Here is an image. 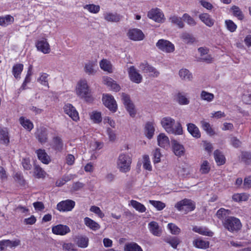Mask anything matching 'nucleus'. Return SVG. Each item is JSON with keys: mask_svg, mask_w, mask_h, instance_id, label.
<instances>
[{"mask_svg": "<svg viewBox=\"0 0 251 251\" xmlns=\"http://www.w3.org/2000/svg\"><path fill=\"white\" fill-rule=\"evenodd\" d=\"M49 75L46 73H41L40 74V77L37 79V81L45 86L49 87L48 77Z\"/></svg>", "mask_w": 251, "mask_h": 251, "instance_id": "de8ad7c7", "label": "nucleus"}, {"mask_svg": "<svg viewBox=\"0 0 251 251\" xmlns=\"http://www.w3.org/2000/svg\"><path fill=\"white\" fill-rule=\"evenodd\" d=\"M76 244L78 247L84 248L88 246L89 239L87 237L78 236L76 237Z\"/></svg>", "mask_w": 251, "mask_h": 251, "instance_id": "c03bdc74", "label": "nucleus"}, {"mask_svg": "<svg viewBox=\"0 0 251 251\" xmlns=\"http://www.w3.org/2000/svg\"><path fill=\"white\" fill-rule=\"evenodd\" d=\"M175 207L179 211H184L185 214L193 211L196 207L195 202L190 199H184L178 201Z\"/></svg>", "mask_w": 251, "mask_h": 251, "instance_id": "39448f33", "label": "nucleus"}, {"mask_svg": "<svg viewBox=\"0 0 251 251\" xmlns=\"http://www.w3.org/2000/svg\"><path fill=\"white\" fill-rule=\"evenodd\" d=\"M63 147L62 139L58 136L54 137L52 139V148L55 151H61Z\"/></svg>", "mask_w": 251, "mask_h": 251, "instance_id": "c85d7f7f", "label": "nucleus"}, {"mask_svg": "<svg viewBox=\"0 0 251 251\" xmlns=\"http://www.w3.org/2000/svg\"><path fill=\"white\" fill-rule=\"evenodd\" d=\"M172 144L174 152L176 156H180L183 154L184 148L182 145L176 140L172 141Z\"/></svg>", "mask_w": 251, "mask_h": 251, "instance_id": "5701e85b", "label": "nucleus"}, {"mask_svg": "<svg viewBox=\"0 0 251 251\" xmlns=\"http://www.w3.org/2000/svg\"><path fill=\"white\" fill-rule=\"evenodd\" d=\"M91 90L88 85L86 79L80 80L76 86V95L81 98L85 99L87 101L89 100L91 97Z\"/></svg>", "mask_w": 251, "mask_h": 251, "instance_id": "f03ea898", "label": "nucleus"}, {"mask_svg": "<svg viewBox=\"0 0 251 251\" xmlns=\"http://www.w3.org/2000/svg\"><path fill=\"white\" fill-rule=\"evenodd\" d=\"M36 153L38 159L41 160L42 163L46 164L49 163L50 161V158L44 150L39 149L37 150Z\"/></svg>", "mask_w": 251, "mask_h": 251, "instance_id": "b1692460", "label": "nucleus"}, {"mask_svg": "<svg viewBox=\"0 0 251 251\" xmlns=\"http://www.w3.org/2000/svg\"><path fill=\"white\" fill-rule=\"evenodd\" d=\"M104 19L108 22L117 23L119 22L122 16L116 13L105 12L103 14Z\"/></svg>", "mask_w": 251, "mask_h": 251, "instance_id": "f3484780", "label": "nucleus"}, {"mask_svg": "<svg viewBox=\"0 0 251 251\" xmlns=\"http://www.w3.org/2000/svg\"><path fill=\"white\" fill-rule=\"evenodd\" d=\"M158 145L161 148L167 149L170 146L168 137L164 133H160L157 137Z\"/></svg>", "mask_w": 251, "mask_h": 251, "instance_id": "aec40b11", "label": "nucleus"}, {"mask_svg": "<svg viewBox=\"0 0 251 251\" xmlns=\"http://www.w3.org/2000/svg\"><path fill=\"white\" fill-rule=\"evenodd\" d=\"M193 230L200 234L211 237L213 235V233L205 227L194 226Z\"/></svg>", "mask_w": 251, "mask_h": 251, "instance_id": "2f4dec72", "label": "nucleus"}, {"mask_svg": "<svg viewBox=\"0 0 251 251\" xmlns=\"http://www.w3.org/2000/svg\"><path fill=\"white\" fill-rule=\"evenodd\" d=\"M122 100L130 116L134 117L136 115V111L134 105L131 101L129 96L126 94L123 93L122 95Z\"/></svg>", "mask_w": 251, "mask_h": 251, "instance_id": "0eeeda50", "label": "nucleus"}, {"mask_svg": "<svg viewBox=\"0 0 251 251\" xmlns=\"http://www.w3.org/2000/svg\"><path fill=\"white\" fill-rule=\"evenodd\" d=\"M149 202L159 211L164 209L166 206L164 203L160 201L150 200Z\"/></svg>", "mask_w": 251, "mask_h": 251, "instance_id": "4d7b16f0", "label": "nucleus"}, {"mask_svg": "<svg viewBox=\"0 0 251 251\" xmlns=\"http://www.w3.org/2000/svg\"><path fill=\"white\" fill-rule=\"evenodd\" d=\"M97 65L96 62L94 61H88L85 64L84 70L88 75H95L97 71L95 69Z\"/></svg>", "mask_w": 251, "mask_h": 251, "instance_id": "6ab92c4d", "label": "nucleus"}, {"mask_svg": "<svg viewBox=\"0 0 251 251\" xmlns=\"http://www.w3.org/2000/svg\"><path fill=\"white\" fill-rule=\"evenodd\" d=\"M128 73L131 81L138 84L141 82L142 76L134 66H131L128 68Z\"/></svg>", "mask_w": 251, "mask_h": 251, "instance_id": "4468645a", "label": "nucleus"}, {"mask_svg": "<svg viewBox=\"0 0 251 251\" xmlns=\"http://www.w3.org/2000/svg\"><path fill=\"white\" fill-rule=\"evenodd\" d=\"M167 227L169 229L171 233L173 235H178L181 232L180 228L173 223L168 224Z\"/></svg>", "mask_w": 251, "mask_h": 251, "instance_id": "09e8293b", "label": "nucleus"}, {"mask_svg": "<svg viewBox=\"0 0 251 251\" xmlns=\"http://www.w3.org/2000/svg\"><path fill=\"white\" fill-rule=\"evenodd\" d=\"M163 240L174 249H176L178 245L180 243V240L177 237L170 235L165 237Z\"/></svg>", "mask_w": 251, "mask_h": 251, "instance_id": "412c9836", "label": "nucleus"}, {"mask_svg": "<svg viewBox=\"0 0 251 251\" xmlns=\"http://www.w3.org/2000/svg\"><path fill=\"white\" fill-rule=\"evenodd\" d=\"M201 126L203 129L205 130L208 134H209L210 136L215 134V131L212 129L211 126H210L209 123H207L204 121H202L201 122Z\"/></svg>", "mask_w": 251, "mask_h": 251, "instance_id": "49530a36", "label": "nucleus"}, {"mask_svg": "<svg viewBox=\"0 0 251 251\" xmlns=\"http://www.w3.org/2000/svg\"><path fill=\"white\" fill-rule=\"evenodd\" d=\"M36 47L39 51L47 54L50 52V47L47 40L43 39L38 40L36 43Z\"/></svg>", "mask_w": 251, "mask_h": 251, "instance_id": "dca6fc26", "label": "nucleus"}, {"mask_svg": "<svg viewBox=\"0 0 251 251\" xmlns=\"http://www.w3.org/2000/svg\"><path fill=\"white\" fill-rule=\"evenodd\" d=\"M131 158L126 154H120L117 161V168L120 171L123 173H126L130 170Z\"/></svg>", "mask_w": 251, "mask_h": 251, "instance_id": "20e7f679", "label": "nucleus"}, {"mask_svg": "<svg viewBox=\"0 0 251 251\" xmlns=\"http://www.w3.org/2000/svg\"><path fill=\"white\" fill-rule=\"evenodd\" d=\"M223 225L226 229L231 232L238 231L242 226L240 220L233 216L227 217L223 221Z\"/></svg>", "mask_w": 251, "mask_h": 251, "instance_id": "7ed1b4c3", "label": "nucleus"}, {"mask_svg": "<svg viewBox=\"0 0 251 251\" xmlns=\"http://www.w3.org/2000/svg\"><path fill=\"white\" fill-rule=\"evenodd\" d=\"M210 171L209 163L207 161H204L201 165L200 171L202 174H207Z\"/></svg>", "mask_w": 251, "mask_h": 251, "instance_id": "052dcab7", "label": "nucleus"}, {"mask_svg": "<svg viewBox=\"0 0 251 251\" xmlns=\"http://www.w3.org/2000/svg\"><path fill=\"white\" fill-rule=\"evenodd\" d=\"M201 98L202 100L210 102L213 100L214 96L213 94L205 91H202L201 94Z\"/></svg>", "mask_w": 251, "mask_h": 251, "instance_id": "8fccbe9b", "label": "nucleus"}, {"mask_svg": "<svg viewBox=\"0 0 251 251\" xmlns=\"http://www.w3.org/2000/svg\"><path fill=\"white\" fill-rule=\"evenodd\" d=\"M215 160L218 165H221L225 163V158L219 150H216L214 152Z\"/></svg>", "mask_w": 251, "mask_h": 251, "instance_id": "37998d69", "label": "nucleus"}, {"mask_svg": "<svg viewBox=\"0 0 251 251\" xmlns=\"http://www.w3.org/2000/svg\"><path fill=\"white\" fill-rule=\"evenodd\" d=\"M0 140L4 144H8L9 142L8 129L6 127H0Z\"/></svg>", "mask_w": 251, "mask_h": 251, "instance_id": "7c9ffc66", "label": "nucleus"}, {"mask_svg": "<svg viewBox=\"0 0 251 251\" xmlns=\"http://www.w3.org/2000/svg\"><path fill=\"white\" fill-rule=\"evenodd\" d=\"M156 45L159 49L166 52H172L175 50L174 45L168 40L160 39Z\"/></svg>", "mask_w": 251, "mask_h": 251, "instance_id": "1a4fd4ad", "label": "nucleus"}, {"mask_svg": "<svg viewBox=\"0 0 251 251\" xmlns=\"http://www.w3.org/2000/svg\"><path fill=\"white\" fill-rule=\"evenodd\" d=\"M182 18L183 20L187 23L188 25L191 26H195L197 23L195 20L191 17L189 14L185 13L183 15Z\"/></svg>", "mask_w": 251, "mask_h": 251, "instance_id": "6e6d98bb", "label": "nucleus"}, {"mask_svg": "<svg viewBox=\"0 0 251 251\" xmlns=\"http://www.w3.org/2000/svg\"><path fill=\"white\" fill-rule=\"evenodd\" d=\"M199 18L204 24L209 27H211L214 24V20L207 13L200 14Z\"/></svg>", "mask_w": 251, "mask_h": 251, "instance_id": "a878e982", "label": "nucleus"}, {"mask_svg": "<svg viewBox=\"0 0 251 251\" xmlns=\"http://www.w3.org/2000/svg\"><path fill=\"white\" fill-rule=\"evenodd\" d=\"M232 10L233 14L234 16L237 17L239 19H242L243 18V15L242 11L240 10L239 8L237 6H233Z\"/></svg>", "mask_w": 251, "mask_h": 251, "instance_id": "338daca9", "label": "nucleus"}, {"mask_svg": "<svg viewBox=\"0 0 251 251\" xmlns=\"http://www.w3.org/2000/svg\"><path fill=\"white\" fill-rule=\"evenodd\" d=\"M180 37L185 43L187 44H192L196 40L192 34L186 32L182 33Z\"/></svg>", "mask_w": 251, "mask_h": 251, "instance_id": "c9c22d12", "label": "nucleus"}, {"mask_svg": "<svg viewBox=\"0 0 251 251\" xmlns=\"http://www.w3.org/2000/svg\"><path fill=\"white\" fill-rule=\"evenodd\" d=\"M176 101L180 105H187L189 103V100L186 98L183 93L179 92L176 95Z\"/></svg>", "mask_w": 251, "mask_h": 251, "instance_id": "ea45409f", "label": "nucleus"}, {"mask_svg": "<svg viewBox=\"0 0 251 251\" xmlns=\"http://www.w3.org/2000/svg\"><path fill=\"white\" fill-rule=\"evenodd\" d=\"M75 206V202L71 200L61 201L57 205V209L60 211H71Z\"/></svg>", "mask_w": 251, "mask_h": 251, "instance_id": "9d476101", "label": "nucleus"}, {"mask_svg": "<svg viewBox=\"0 0 251 251\" xmlns=\"http://www.w3.org/2000/svg\"><path fill=\"white\" fill-rule=\"evenodd\" d=\"M85 225L93 230H97L100 228V226L91 219L86 217L84 219Z\"/></svg>", "mask_w": 251, "mask_h": 251, "instance_id": "f704fd0d", "label": "nucleus"}, {"mask_svg": "<svg viewBox=\"0 0 251 251\" xmlns=\"http://www.w3.org/2000/svg\"><path fill=\"white\" fill-rule=\"evenodd\" d=\"M180 78L185 81H191L193 78L192 74L186 69H181L179 71Z\"/></svg>", "mask_w": 251, "mask_h": 251, "instance_id": "473e14b6", "label": "nucleus"}, {"mask_svg": "<svg viewBox=\"0 0 251 251\" xmlns=\"http://www.w3.org/2000/svg\"><path fill=\"white\" fill-rule=\"evenodd\" d=\"M14 18L10 15H6L4 17H0V25L6 26L14 22Z\"/></svg>", "mask_w": 251, "mask_h": 251, "instance_id": "a19ab883", "label": "nucleus"}, {"mask_svg": "<svg viewBox=\"0 0 251 251\" xmlns=\"http://www.w3.org/2000/svg\"><path fill=\"white\" fill-rule=\"evenodd\" d=\"M49 131L47 128L40 126L37 128L35 136L38 141L41 144H44L48 141Z\"/></svg>", "mask_w": 251, "mask_h": 251, "instance_id": "6e6552de", "label": "nucleus"}, {"mask_svg": "<svg viewBox=\"0 0 251 251\" xmlns=\"http://www.w3.org/2000/svg\"><path fill=\"white\" fill-rule=\"evenodd\" d=\"M34 174L37 178H43L45 176L46 172L38 165L34 166Z\"/></svg>", "mask_w": 251, "mask_h": 251, "instance_id": "864d4df0", "label": "nucleus"}, {"mask_svg": "<svg viewBox=\"0 0 251 251\" xmlns=\"http://www.w3.org/2000/svg\"><path fill=\"white\" fill-rule=\"evenodd\" d=\"M129 205H131L137 211L141 213L144 212L146 210V208L143 204L135 200L130 201Z\"/></svg>", "mask_w": 251, "mask_h": 251, "instance_id": "79ce46f5", "label": "nucleus"}, {"mask_svg": "<svg viewBox=\"0 0 251 251\" xmlns=\"http://www.w3.org/2000/svg\"><path fill=\"white\" fill-rule=\"evenodd\" d=\"M64 111L74 121H77L79 120L78 113L75 107L71 104L67 103L65 104L64 106Z\"/></svg>", "mask_w": 251, "mask_h": 251, "instance_id": "ddd939ff", "label": "nucleus"}, {"mask_svg": "<svg viewBox=\"0 0 251 251\" xmlns=\"http://www.w3.org/2000/svg\"><path fill=\"white\" fill-rule=\"evenodd\" d=\"M100 68L104 71H107L109 73L112 72V65L110 62L106 59L102 60L100 63Z\"/></svg>", "mask_w": 251, "mask_h": 251, "instance_id": "a18cd8bd", "label": "nucleus"}, {"mask_svg": "<svg viewBox=\"0 0 251 251\" xmlns=\"http://www.w3.org/2000/svg\"><path fill=\"white\" fill-rule=\"evenodd\" d=\"M19 121L22 126L28 131H30L33 128V123L28 119L21 117L19 119Z\"/></svg>", "mask_w": 251, "mask_h": 251, "instance_id": "4c0bfd02", "label": "nucleus"}, {"mask_svg": "<svg viewBox=\"0 0 251 251\" xmlns=\"http://www.w3.org/2000/svg\"><path fill=\"white\" fill-rule=\"evenodd\" d=\"M90 118L95 123H99L102 120L101 113L97 111H93L90 114Z\"/></svg>", "mask_w": 251, "mask_h": 251, "instance_id": "5fc2aeb1", "label": "nucleus"}, {"mask_svg": "<svg viewBox=\"0 0 251 251\" xmlns=\"http://www.w3.org/2000/svg\"><path fill=\"white\" fill-rule=\"evenodd\" d=\"M103 82L104 84H106L108 87L114 91L117 92L120 90V87L112 78L108 77H104L103 78Z\"/></svg>", "mask_w": 251, "mask_h": 251, "instance_id": "cd10ccee", "label": "nucleus"}, {"mask_svg": "<svg viewBox=\"0 0 251 251\" xmlns=\"http://www.w3.org/2000/svg\"><path fill=\"white\" fill-rule=\"evenodd\" d=\"M139 68L144 73H148L150 76L153 77H157L159 74V72L147 62L141 63Z\"/></svg>", "mask_w": 251, "mask_h": 251, "instance_id": "f8f14e48", "label": "nucleus"}, {"mask_svg": "<svg viewBox=\"0 0 251 251\" xmlns=\"http://www.w3.org/2000/svg\"><path fill=\"white\" fill-rule=\"evenodd\" d=\"M187 130L192 136L196 138L201 137V133L198 127L194 124H187Z\"/></svg>", "mask_w": 251, "mask_h": 251, "instance_id": "393cba45", "label": "nucleus"}, {"mask_svg": "<svg viewBox=\"0 0 251 251\" xmlns=\"http://www.w3.org/2000/svg\"><path fill=\"white\" fill-rule=\"evenodd\" d=\"M226 24L227 28L231 32L234 31L237 28L236 25L231 20L226 21Z\"/></svg>", "mask_w": 251, "mask_h": 251, "instance_id": "69168bd1", "label": "nucleus"}, {"mask_svg": "<svg viewBox=\"0 0 251 251\" xmlns=\"http://www.w3.org/2000/svg\"><path fill=\"white\" fill-rule=\"evenodd\" d=\"M242 161L246 164H249L251 161V154L248 152H243L241 156Z\"/></svg>", "mask_w": 251, "mask_h": 251, "instance_id": "680f3d73", "label": "nucleus"}, {"mask_svg": "<svg viewBox=\"0 0 251 251\" xmlns=\"http://www.w3.org/2000/svg\"><path fill=\"white\" fill-rule=\"evenodd\" d=\"M84 8L88 10L90 12L93 13H98L100 10V7L98 5L95 4H86L84 6Z\"/></svg>", "mask_w": 251, "mask_h": 251, "instance_id": "3c124183", "label": "nucleus"}, {"mask_svg": "<svg viewBox=\"0 0 251 251\" xmlns=\"http://www.w3.org/2000/svg\"><path fill=\"white\" fill-rule=\"evenodd\" d=\"M161 123L166 131L169 133L175 135H180L182 133L181 124L179 123L175 124V120L171 117L163 118Z\"/></svg>", "mask_w": 251, "mask_h": 251, "instance_id": "f257e3e1", "label": "nucleus"}, {"mask_svg": "<svg viewBox=\"0 0 251 251\" xmlns=\"http://www.w3.org/2000/svg\"><path fill=\"white\" fill-rule=\"evenodd\" d=\"M243 100L246 104H251V91H248L247 94L243 95Z\"/></svg>", "mask_w": 251, "mask_h": 251, "instance_id": "774afa93", "label": "nucleus"}, {"mask_svg": "<svg viewBox=\"0 0 251 251\" xmlns=\"http://www.w3.org/2000/svg\"><path fill=\"white\" fill-rule=\"evenodd\" d=\"M231 214L230 210L221 208L217 211L216 216L218 219L224 221Z\"/></svg>", "mask_w": 251, "mask_h": 251, "instance_id": "e433bc0d", "label": "nucleus"}, {"mask_svg": "<svg viewBox=\"0 0 251 251\" xmlns=\"http://www.w3.org/2000/svg\"><path fill=\"white\" fill-rule=\"evenodd\" d=\"M161 154L159 149H156L153 152V162L157 163L160 161Z\"/></svg>", "mask_w": 251, "mask_h": 251, "instance_id": "0e129e2a", "label": "nucleus"}, {"mask_svg": "<svg viewBox=\"0 0 251 251\" xmlns=\"http://www.w3.org/2000/svg\"><path fill=\"white\" fill-rule=\"evenodd\" d=\"M14 180L21 185L25 184V180L21 173H16L14 176Z\"/></svg>", "mask_w": 251, "mask_h": 251, "instance_id": "e2e57ef3", "label": "nucleus"}, {"mask_svg": "<svg viewBox=\"0 0 251 251\" xmlns=\"http://www.w3.org/2000/svg\"><path fill=\"white\" fill-rule=\"evenodd\" d=\"M149 229L151 233L156 236H160L161 234V230L159 229L158 224L156 222H151L149 224Z\"/></svg>", "mask_w": 251, "mask_h": 251, "instance_id": "bb28decb", "label": "nucleus"}, {"mask_svg": "<svg viewBox=\"0 0 251 251\" xmlns=\"http://www.w3.org/2000/svg\"><path fill=\"white\" fill-rule=\"evenodd\" d=\"M90 210L97 214L100 218H103L104 216V213L101 211L100 208L96 206H92Z\"/></svg>", "mask_w": 251, "mask_h": 251, "instance_id": "bf43d9fd", "label": "nucleus"}, {"mask_svg": "<svg viewBox=\"0 0 251 251\" xmlns=\"http://www.w3.org/2000/svg\"><path fill=\"white\" fill-rule=\"evenodd\" d=\"M24 65L22 64L18 63L14 65L12 68V74L17 79L21 78V74L23 70Z\"/></svg>", "mask_w": 251, "mask_h": 251, "instance_id": "c756f323", "label": "nucleus"}, {"mask_svg": "<svg viewBox=\"0 0 251 251\" xmlns=\"http://www.w3.org/2000/svg\"><path fill=\"white\" fill-rule=\"evenodd\" d=\"M169 21L172 24L177 26L179 28H183L185 26L182 18L177 15L171 16L169 18Z\"/></svg>", "mask_w": 251, "mask_h": 251, "instance_id": "4be33fe9", "label": "nucleus"}, {"mask_svg": "<svg viewBox=\"0 0 251 251\" xmlns=\"http://www.w3.org/2000/svg\"><path fill=\"white\" fill-rule=\"evenodd\" d=\"M52 231L55 234L64 235L69 233L70 229L67 226L58 225L52 227Z\"/></svg>", "mask_w": 251, "mask_h": 251, "instance_id": "a211bd4d", "label": "nucleus"}, {"mask_svg": "<svg viewBox=\"0 0 251 251\" xmlns=\"http://www.w3.org/2000/svg\"><path fill=\"white\" fill-rule=\"evenodd\" d=\"M193 245L197 248L205 249L209 247V243L201 239H196L193 241Z\"/></svg>", "mask_w": 251, "mask_h": 251, "instance_id": "72a5a7b5", "label": "nucleus"}, {"mask_svg": "<svg viewBox=\"0 0 251 251\" xmlns=\"http://www.w3.org/2000/svg\"><path fill=\"white\" fill-rule=\"evenodd\" d=\"M145 128L147 131V136L149 139L151 138L154 132V128L152 123H148L146 125Z\"/></svg>", "mask_w": 251, "mask_h": 251, "instance_id": "603ef678", "label": "nucleus"}, {"mask_svg": "<svg viewBox=\"0 0 251 251\" xmlns=\"http://www.w3.org/2000/svg\"><path fill=\"white\" fill-rule=\"evenodd\" d=\"M148 17L157 23H163L165 21L164 15L159 8L152 9L148 13Z\"/></svg>", "mask_w": 251, "mask_h": 251, "instance_id": "423d86ee", "label": "nucleus"}, {"mask_svg": "<svg viewBox=\"0 0 251 251\" xmlns=\"http://www.w3.org/2000/svg\"><path fill=\"white\" fill-rule=\"evenodd\" d=\"M127 35L131 40L134 41L142 40L144 38L143 32L137 28L130 29L127 33Z\"/></svg>", "mask_w": 251, "mask_h": 251, "instance_id": "2eb2a0df", "label": "nucleus"}, {"mask_svg": "<svg viewBox=\"0 0 251 251\" xmlns=\"http://www.w3.org/2000/svg\"><path fill=\"white\" fill-rule=\"evenodd\" d=\"M143 167L148 171L151 170V166L150 163L149 156L145 155L143 156Z\"/></svg>", "mask_w": 251, "mask_h": 251, "instance_id": "13d9d810", "label": "nucleus"}, {"mask_svg": "<svg viewBox=\"0 0 251 251\" xmlns=\"http://www.w3.org/2000/svg\"><path fill=\"white\" fill-rule=\"evenodd\" d=\"M125 251H143L141 247L137 243L131 242L126 244L124 248Z\"/></svg>", "mask_w": 251, "mask_h": 251, "instance_id": "58836bf2", "label": "nucleus"}, {"mask_svg": "<svg viewBox=\"0 0 251 251\" xmlns=\"http://www.w3.org/2000/svg\"><path fill=\"white\" fill-rule=\"evenodd\" d=\"M102 101L104 105L110 110L115 112L117 110V104L114 98L109 95H103Z\"/></svg>", "mask_w": 251, "mask_h": 251, "instance_id": "9b49d317", "label": "nucleus"}]
</instances>
